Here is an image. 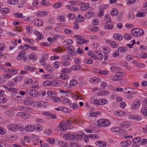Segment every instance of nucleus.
I'll use <instances>...</instances> for the list:
<instances>
[{"instance_id":"obj_1","label":"nucleus","mask_w":147,"mask_h":147,"mask_svg":"<svg viewBox=\"0 0 147 147\" xmlns=\"http://www.w3.org/2000/svg\"><path fill=\"white\" fill-rule=\"evenodd\" d=\"M72 122L70 120L65 121L59 123V128L61 131H64L67 129H70L72 128Z\"/></svg>"},{"instance_id":"obj_2","label":"nucleus","mask_w":147,"mask_h":147,"mask_svg":"<svg viewBox=\"0 0 147 147\" xmlns=\"http://www.w3.org/2000/svg\"><path fill=\"white\" fill-rule=\"evenodd\" d=\"M131 34L134 36H140L144 33V31L140 28L132 29L131 31Z\"/></svg>"},{"instance_id":"obj_3","label":"nucleus","mask_w":147,"mask_h":147,"mask_svg":"<svg viewBox=\"0 0 147 147\" xmlns=\"http://www.w3.org/2000/svg\"><path fill=\"white\" fill-rule=\"evenodd\" d=\"M111 123L110 121L105 119H100L98 122V125L102 127L107 126L110 125Z\"/></svg>"},{"instance_id":"obj_4","label":"nucleus","mask_w":147,"mask_h":147,"mask_svg":"<svg viewBox=\"0 0 147 147\" xmlns=\"http://www.w3.org/2000/svg\"><path fill=\"white\" fill-rule=\"evenodd\" d=\"M74 38L77 39L78 40L76 41L78 45H81L84 43H88L89 41L86 39H82L81 36L79 35H75Z\"/></svg>"},{"instance_id":"obj_5","label":"nucleus","mask_w":147,"mask_h":147,"mask_svg":"<svg viewBox=\"0 0 147 147\" xmlns=\"http://www.w3.org/2000/svg\"><path fill=\"white\" fill-rule=\"evenodd\" d=\"M66 49L68 51V54L72 55L76 54V53L75 52V49L74 47L72 46H69L66 47Z\"/></svg>"},{"instance_id":"obj_6","label":"nucleus","mask_w":147,"mask_h":147,"mask_svg":"<svg viewBox=\"0 0 147 147\" xmlns=\"http://www.w3.org/2000/svg\"><path fill=\"white\" fill-rule=\"evenodd\" d=\"M84 135V133L82 131H79L74 135V140H81Z\"/></svg>"},{"instance_id":"obj_7","label":"nucleus","mask_w":147,"mask_h":147,"mask_svg":"<svg viewBox=\"0 0 147 147\" xmlns=\"http://www.w3.org/2000/svg\"><path fill=\"white\" fill-rule=\"evenodd\" d=\"M46 103L43 101H36L34 102H33L32 105L35 107H40L44 106Z\"/></svg>"},{"instance_id":"obj_8","label":"nucleus","mask_w":147,"mask_h":147,"mask_svg":"<svg viewBox=\"0 0 147 147\" xmlns=\"http://www.w3.org/2000/svg\"><path fill=\"white\" fill-rule=\"evenodd\" d=\"M16 124H11L8 125L7 127L8 130L11 132H16L17 131V127Z\"/></svg>"},{"instance_id":"obj_9","label":"nucleus","mask_w":147,"mask_h":147,"mask_svg":"<svg viewBox=\"0 0 147 147\" xmlns=\"http://www.w3.org/2000/svg\"><path fill=\"white\" fill-rule=\"evenodd\" d=\"M128 118L130 119L138 121L142 119V117L141 116L134 115H129Z\"/></svg>"},{"instance_id":"obj_10","label":"nucleus","mask_w":147,"mask_h":147,"mask_svg":"<svg viewBox=\"0 0 147 147\" xmlns=\"http://www.w3.org/2000/svg\"><path fill=\"white\" fill-rule=\"evenodd\" d=\"M32 23L34 25L37 26H41L43 24V21L39 19H36L32 21Z\"/></svg>"},{"instance_id":"obj_11","label":"nucleus","mask_w":147,"mask_h":147,"mask_svg":"<svg viewBox=\"0 0 147 147\" xmlns=\"http://www.w3.org/2000/svg\"><path fill=\"white\" fill-rule=\"evenodd\" d=\"M74 135L70 134H67L63 136V138L65 140H74Z\"/></svg>"},{"instance_id":"obj_12","label":"nucleus","mask_w":147,"mask_h":147,"mask_svg":"<svg viewBox=\"0 0 147 147\" xmlns=\"http://www.w3.org/2000/svg\"><path fill=\"white\" fill-rule=\"evenodd\" d=\"M24 129L27 131L32 132L35 130V128L33 125H28L25 126Z\"/></svg>"},{"instance_id":"obj_13","label":"nucleus","mask_w":147,"mask_h":147,"mask_svg":"<svg viewBox=\"0 0 147 147\" xmlns=\"http://www.w3.org/2000/svg\"><path fill=\"white\" fill-rule=\"evenodd\" d=\"M90 7V5L88 3H84L82 4L80 8V10L84 11L87 10Z\"/></svg>"},{"instance_id":"obj_14","label":"nucleus","mask_w":147,"mask_h":147,"mask_svg":"<svg viewBox=\"0 0 147 147\" xmlns=\"http://www.w3.org/2000/svg\"><path fill=\"white\" fill-rule=\"evenodd\" d=\"M140 105V102L139 100H136L133 103L132 108L133 109H137Z\"/></svg>"},{"instance_id":"obj_15","label":"nucleus","mask_w":147,"mask_h":147,"mask_svg":"<svg viewBox=\"0 0 147 147\" xmlns=\"http://www.w3.org/2000/svg\"><path fill=\"white\" fill-rule=\"evenodd\" d=\"M100 50H103V52L105 53L108 54L111 52V50L109 47L105 46H102L100 47Z\"/></svg>"},{"instance_id":"obj_16","label":"nucleus","mask_w":147,"mask_h":147,"mask_svg":"<svg viewBox=\"0 0 147 147\" xmlns=\"http://www.w3.org/2000/svg\"><path fill=\"white\" fill-rule=\"evenodd\" d=\"M29 93L31 96L34 97H36L38 95V92L35 89H32L30 90Z\"/></svg>"},{"instance_id":"obj_17","label":"nucleus","mask_w":147,"mask_h":147,"mask_svg":"<svg viewBox=\"0 0 147 147\" xmlns=\"http://www.w3.org/2000/svg\"><path fill=\"white\" fill-rule=\"evenodd\" d=\"M131 142L130 141H124L120 143L121 146L123 147H127L131 144Z\"/></svg>"},{"instance_id":"obj_18","label":"nucleus","mask_w":147,"mask_h":147,"mask_svg":"<svg viewBox=\"0 0 147 147\" xmlns=\"http://www.w3.org/2000/svg\"><path fill=\"white\" fill-rule=\"evenodd\" d=\"M61 58L63 60H67L70 61H71L73 59L72 57L67 55H62L61 57Z\"/></svg>"},{"instance_id":"obj_19","label":"nucleus","mask_w":147,"mask_h":147,"mask_svg":"<svg viewBox=\"0 0 147 147\" xmlns=\"http://www.w3.org/2000/svg\"><path fill=\"white\" fill-rule=\"evenodd\" d=\"M56 110L57 111H61L65 113L68 112L69 111V109L61 106L56 108Z\"/></svg>"},{"instance_id":"obj_20","label":"nucleus","mask_w":147,"mask_h":147,"mask_svg":"<svg viewBox=\"0 0 147 147\" xmlns=\"http://www.w3.org/2000/svg\"><path fill=\"white\" fill-rule=\"evenodd\" d=\"M18 48L20 49H23L24 51H26L29 49L30 47L28 44H25L23 45L19 46Z\"/></svg>"},{"instance_id":"obj_21","label":"nucleus","mask_w":147,"mask_h":147,"mask_svg":"<svg viewBox=\"0 0 147 147\" xmlns=\"http://www.w3.org/2000/svg\"><path fill=\"white\" fill-rule=\"evenodd\" d=\"M26 54V52L24 51H21L18 53L17 57L18 60L21 59L22 57L24 56Z\"/></svg>"},{"instance_id":"obj_22","label":"nucleus","mask_w":147,"mask_h":147,"mask_svg":"<svg viewBox=\"0 0 147 147\" xmlns=\"http://www.w3.org/2000/svg\"><path fill=\"white\" fill-rule=\"evenodd\" d=\"M76 21L78 23L83 22L85 20V18L84 17L81 16V15L79 14L76 18Z\"/></svg>"},{"instance_id":"obj_23","label":"nucleus","mask_w":147,"mask_h":147,"mask_svg":"<svg viewBox=\"0 0 147 147\" xmlns=\"http://www.w3.org/2000/svg\"><path fill=\"white\" fill-rule=\"evenodd\" d=\"M16 109L18 111L26 112L28 110L27 107L24 106L19 105L17 107Z\"/></svg>"},{"instance_id":"obj_24","label":"nucleus","mask_w":147,"mask_h":147,"mask_svg":"<svg viewBox=\"0 0 147 147\" xmlns=\"http://www.w3.org/2000/svg\"><path fill=\"white\" fill-rule=\"evenodd\" d=\"M95 57L94 58V59L95 60L98 59L101 61L103 59V55L101 52H100L97 55H95Z\"/></svg>"},{"instance_id":"obj_25","label":"nucleus","mask_w":147,"mask_h":147,"mask_svg":"<svg viewBox=\"0 0 147 147\" xmlns=\"http://www.w3.org/2000/svg\"><path fill=\"white\" fill-rule=\"evenodd\" d=\"M96 144L99 146L106 147L107 146L106 143L101 141H96L95 143Z\"/></svg>"},{"instance_id":"obj_26","label":"nucleus","mask_w":147,"mask_h":147,"mask_svg":"<svg viewBox=\"0 0 147 147\" xmlns=\"http://www.w3.org/2000/svg\"><path fill=\"white\" fill-rule=\"evenodd\" d=\"M113 38L115 39L121 40L123 39V36L119 34H115L113 35Z\"/></svg>"},{"instance_id":"obj_27","label":"nucleus","mask_w":147,"mask_h":147,"mask_svg":"<svg viewBox=\"0 0 147 147\" xmlns=\"http://www.w3.org/2000/svg\"><path fill=\"white\" fill-rule=\"evenodd\" d=\"M125 91L123 92L125 93H129L131 92L133 94H134V92H136L135 91H134V89L132 88H127L125 89Z\"/></svg>"},{"instance_id":"obj_28","label":"nucleus","mask_w":147,"mask_h":147,"mask_svg":"<svg viewBox=\"0 0 147 147\" xmlns=\"http://www.w3.org/2000/svg\"><path fill=\"white\" fill-rule=\"evenodd\" d=\"M39 137L38 136H35L33 137V144L34 145H36L37 143L39 142Z\"/></svg>"},{"instance_id":"obj_29","label":"nucleus","mask_w":147,"mask_h":147,"mask_svg":"<svg viewBox=\"0 0 147 147\" xmlns=\"http://www.w3.org/2000/svg\"><path fill=\"white\" fill-rule=\"evenodd\" d=\"M73 41L71 39H67L63 42V45H71L73 43Z\"/></svg>"},{"instance_id":"obj_30","label":"nucleus","mask_w":147,"mask_h":147,"mask_svg":"<svg viewBox=\"0 0 147 147\" xmlns=\"http://www.w3.org/2000/svg\"><path fill=\"white\" fill-rule=\"evenodd\" d=\"M45 67L47 71L50 73H52L53 71V68L48 64H47L45 65Z\"/></svg>"},{"instance_id":"obj_31","label":"nucleus","mask_w":147,"mask_h":147,"mask_svg":"<svg viewBox=\"0 0 147 147\" xmlns=\"http://www.w3.org/2000/svg\"><path fill=\"white\" fill-rule=\"evenodd\" d=\"M97 72L99 74L102 75H107L109 74V72L107 70H100V69H97Z\"/></svg>"},{"instance_id":"obj_32","label":"nucleus","mask_w":147,"mask_h":147,"mask_svg":"<svg viewBox=\"0 0 147 147\" xmlns=\"http://www.w3.org/2000/svg\"><path fill=\"white\" fill-rule=\"evenodd\" d=\"M81 68L80 66L78 65H74L71 67V69L74 71H77L80 70Z\"/></svg>"},{"instance_id":"obj_33","label":"nucleus","mask_w":147,"mask_h":147,"mask_svg":"<svg viewBox=\"0 0 147 147\" xmlns=\"http://www.w3.org/2000/svg\"><path fill=\"white\" fill-rule=\"evenodd\" d=\"M29 57L30 59L33 61H36L37 59V56L34 53H31L29 55Z\"/></svg>"},{"instance_id":"obj_34","label":"nucleus","mask_w":147,"mask_h":147,"mask_svg":"<svg viewBox=\"0 0 147 147\" xmlns=\"http://www.w3.org/2000/svg\"><path fill=\"white\" fill-rule=\"evenodd\" d=\"M34 33L37 36L36 39L37 40H38L43 38V36L42 35V34L39 32L36 31Z\"/></svg>"},{"instance_id":"obj_35","label":"nucleus","mask_w":147,"mask_h":147,"mask_svg":"<svg viewBox=\"0 0 147 147\" xmlns=\"http://www.w3.org/2000/svg\"><path fill=\"white\" fill-rule=\"evenodd\" d=\"M33 103L32 101L30 98H26L24 101V104L27 105H32Z\"/></svg>"},{"instance_id":"obj_36","label":"nucleus","mask_w":147,"mask_h":147,"mask_svg":"<svg viewBox=\"0 0 147 147\" xmlns=\"http://www.w3.org/2000/svg\"><path fill=\"white\" fill-rule=\"evenodd\" d=\"M62 102L63 104L69 105L71 102L70 100L66 98H64L62 100Z\"/></svg>"},{"instance_id":"obj_37","label":"nucleus","mask_w":147,"mask_h":147,"mask_svg":"<svg viewBox=\"0 0 147 147\" xmlns=\"http://www.w3.org/2000/svg\"><path fill=\"white\" fill-rule=\"evenodd\" d=\"M16 125L17 126V131L18 129H19L20 131H22L24 130V128L22 124L19 123L16 124Z\"/></svg>"},{"instance_id":"obj_38","label":"nucleus","mask_w":147,"mask_h":147,"mask_svg":"<svg viewBox=\"0 0 147 147\" xmlns=\"http://www.w3.org/2000/svg\"><path fill=\"white\" fill-rule=\"evenodd\" d=\"M136 16L138 18L144 17L146 16V13L143 12H138L136 14Z\"/></svg>"},{"instance_id":"obj_39","label":"nucleus","mask_w":147,"mask_h":147,"mask_svg":"<svg viewBox=\"0 0 147 147\" xmlns=\"http://www.w3.org/2000/svg\"><path fill=\"white\" fill-rule=\"evenodd\" d=\"M60 78L62 80H65L69 78V76L66 74L63 73L61 74L59 76Z\"/></svg>"},{"instance_id":"obj_40","label":"nucleus","mask_w":147,"mask_h":147,"mask_svg":"<svg viewBox=\"0 0 147 147\" xmlns=\"http://www.w3.org/2000/svg\"><path fill=\"white\" fill-rule=\"evenodd\" d=\"M57 19L59 20L61 22H64L66 21V18H65L62 16L59 15L57 17Z\"/></svg>"},{"instance_id":"obj_41","label":"nucleus","mask_w":147,"mask_h":147,"mask_svg":"<svg viewBox=\"0 0 147 147\" xmlns=\"http://www.w3.org/2000/svg\"><path fill=\"white\" fill-rule=\"evenodd\" d=\"M89 137L91 138V139H97L99 138V137L98 136L94 134H91L89 135Z\"/></svg>"},{"instance_id":"obj_42","label":"nucleus","mask_w":147,"mask_h":147,"mask_svg":"<svg viewBox=\"0 0 147 147\" xmlns=\"http://www.w3.org/2000/svg\"><path fill=\"white\" fill-rule=\"evenodd\" d=\"M104 19L107 22L109 23L111 22V17L108 15H105L104 17Z\"/></svg>"},{"instance_id":"obj_43","label":"nucleus","mask_w":147,"mask_h":147,"mask_svg":"<svg viewBox=\"0 0 147 147\" xmlns=\"http://www.w3.org/2000/svg\"><path fill=\"white\" fill-rule=\"evenodd\" d=\"M13 16L17 18H22L23 16L22 13H13Z\"/></svg>"},{"instance_id":"obj_44","label":"nucleus","mask_w":147,"mask_h":147,"mask_svg":"<svg viewBox=\"0 0 147 147\" xmlns=\"http://www.w3.org/2000/svg\"><path fill=\"white\" fill-rule=\"evenodd\" d=\"M51 86H56L59 84V81L58 80H53L51 81Z\"/></svg>"},{"instance_id":"obj_45","label":"nucleus","mask_w":147,"mask_h":147,"mask_svg":"<svg viewBox=\"0 0 147 147\" xmlns=\"http://www.w3.org/2000/svg\"><path fill=\"white\" fill-rule=\"evenodd\" d=\"M111 13L113 16H115L118 13V11L116 8H114L112 10Z\"/></svg>"},{"instance_id":"obj_46","label":"nucleus","mask_w":147,"mask_h":147,"mask_svg":"<svg viewBox=\"0 0 147 147\" xmlns=\"http://www.w3.org/2000/svg\"><path fill=\"white\" fill-rule=\"evenodd\" d=\"M36 16L38 17H42L46 15V12L45 11H39L36 14Z\"/></svg>"},{"instance_id":"obj_47","label":"nucleus","mask_w":147,"mask_h":147,"mask_svg":"<svg viewBox=\"0 0 147 147\" xmlns=\"http://www.w3.org/2000/svg\"><path fill=\"white\" fill-rule=\"evenodd\" d=\"M77 83V81L75 79L71 80L69 83L70 85L71 86H76Z\"/></svg>"},{"instance_id":"obj_48","label":"nucleus","mask_w":147,"mask_h":147,"mask_svg":"<svg viewBox=\"0 0 147 147\" xmlns=\"http://www.w3.org/2000/svg\"><path fill=\"white\" fill-rule=\"evenodd\" d=\"M47 94L49 96L51 97H53L55 95V94L51 90H48L47 92Z\"/></svg>"},{"instance_id":"obj_49","label":"nucleus","mask_w":147,"mask_h":147,"mask_svg":"<svg viewBox=\"0 0 147 147\" xmlns=\"http://www.w3.org/2000/svg\"><path fill=\"white\" fill-rule=\"evenodd\" d=\"M42 5L46 6H48L49 4V2L46 0H42L41 2Z\"/></svg>"},{"instance_id":"obj_50","label":"nucleus","mask_w":147,"mask_h":147,"mask_svg":"<svg viewBox=\"0 0 147 147\" xmlns=\"http://www.w3.org/2000/svg\"><path fill=\"white\" fill-rule=\"evenodd\" d=\"M93 15L92 12H89L86 13L85 14V17L86 18H89L91 17Z\"/></svg>"},{"instance_id":"obj_51","label":"nucleus","mask_w":147,"mask_h":147,"mask_svg":"<svg viewBox=\"0 0 147 147\" xmlns=\"http://www.w3.org/2000/svg\"><path fill=\"white\" fill-rule=\"evenodd\" d=\"M61 72L63 73H69L71 72L70 69L69 68H65L61 70Z\"/></svg>"},{"instance_id":"obj_52","label":"nucleus","mask_w":147,"mask_h":147,"mask_svg":"<svg viewBox=\"0 0 147 147\" xmlns=\"http://www.w3.org/2000/svg\"><path fill=\"white\" fill-rule=\"evenodd\" d=\"M7 3L9 4L14 5L17 3V0H8Z\"/></svg>"},{"instance_id":"obj_53","label":"nucleus","mask_w":147,"mask_h":147,"mask_svg":"<svg viewBox=\"0 0 147 147\" xmlns=\"http://www.w3.org/2000/svg\"><path fill=\"white\" fill-rule=\"evenodd\" d=\"M18 73V71L16 69H11L10 74L13 75H16Z\"/></svg>"},{"instance_id":"obj_54","label":"nucleus","mask_w":147,"mask_h":147,"mask_svg":"<svg viewBox=\"0 0 147 147\" xmlns=\"http://www.w3.org/2000/svg\"><path fill=\"white\" fill-rule=\"evenodd\" d=\"M88 55L92 58L94 59L95 57V54L92 51H89L88 52Z\"/></svg>"},{"instance_id":"obj_55","label":"nucleus","mask_w":147,"mask_h":147,"mask_svg":"<svg viewBox=\"0 0 147 147\" xmlns=\"http://www.w3.org/2000/svg\"><path fill=\"white\" fill-rule=\"evenodd\" d=\"M7 101V99L3 96H0V102L5 103Z\"/></svg>"},{"instance_id":"obj_56","label":"nucleus","mask_w":147,"mask_h":147,"mask_svg":"<svg viewBox=\"0 0 147 147\" xmlns=\"http://www.w3.org/2000/svg\"><path fill=\"white\" fill-rule=\"evenodd\" d=\"M109 45L112 47L113 48H115L117 47V45L113 41H109Z\"/></svg>"},{"instance_id":"obj_57","label":"nucleus","mask_w":147,"mask_h":147,"mask_svg":"<svg viewBox=\"0 0 147 147\" xmlns=\"http://www.w3.org/2000/svg\"><path fill=\"white\" fill-rule=\"evenodd\" d=\"M24 69L26 70H30L31 71H34L36 69L34 67H31L30 66H28L25 67L24 68Z\"/></svg>"},{"instance_id":"obj_58","label":"nucleus","mask_w":147,"mask_h":147,"mask_svg":"<svg viewBox=\"0 0 147 147\" xmlns=\"http://www.w3.org/2000/svg\"><path fill=\"white\" fill-rule=\"evenodd\" d=\"M64 32L69 35L73 34V32L70 29H65L64 30Z\"/></svg>"},{"instance_id":"obj_59","label":"nucleus","mask_w":147,"mask_h":147,"mask_svg":"<svg viewBox=\"0 0 147 147\" xmlns=\"http://www.w3.org/2000/svg\"><path fill=\"white\" fill-rule=\"evenodd\" d=\"M104 10L100 9V11L98 13V16L100 18L102 17L104 14Z\"/></svg>"},{"instance_id":"obj_60","label":"nucleus","mask_w":147,"mask_h":147,"mask_svg":"<svg viewBox=\"0 0 147 147\" xmlns=\"http://www.w3.org/2000/svg\"><path fill=\"white\" fill-rule=\"evenodd\" d=\"M100 113L99 111L91 113L90 114V116L92 117H95L97 115H99Z\"/></svg>"},{"instance_id":"obj_61","label":"nucleus","mask_w":147,"mask_h":147,"mask_svg":"<svg viewBox=\"0 0 147 147\" xmlns=\"http://www.w3.org/2000/svg\"><path fill=\"white\" fill-rule=\"evenodd\" d=\"M38 86V83L36 82H35L31 84L30 87L31 88H35L37 87Z\"/></svg>"},{"instance_id":"obj_62","label":"nucleus","mask_w":147,"mask_h":147,"mask_svg":"<svg viewBox=\"0 0 147 147\" xmlns=\"http://www.w3.org/2000/svg\"><path fill=\"white\" fill-rule=\"evenodd\" d=\"M62 6L61 3H57L54 4L53 7L55 8H57L61 7Z\"/></svg>"},{"instance_id":"obj_63","label":"nucleus","mask_w":147,"mask_h":147,"mask_svg":"<svg viewBox=\"0 0 147 147\" xmlns=\"http://www.w3.org/2000/svg\"><path fill=\"white\" fill-rule=\"evenodd\" d=\"M12 76L11 75L8 73L4 74L3 75L4 78L7 79L11 78L12 77Z\"/></svg>"},{"instance_id":"obj_64","label":"nucleus","mask_w":147,"mask_h":147,"mask_svg":"<svg viewBox=\"0 0 147 147\" xmlns=\"http://www.w3.org/2000/svg\"><path fill=\"white\" fill-rule=\"evenodd\" d=\"M141 113L144 116H147V109L145 108H142L141 110Z\"/></svg>"}]
</instances>
